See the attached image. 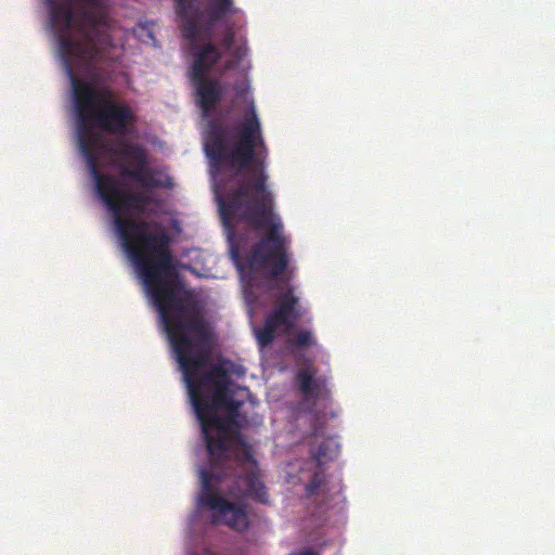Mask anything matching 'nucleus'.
<instances>
[{"label": "nucleus", "instance_id": "f257e3e1", "mask_svg": "<svg viewBox=\"0 0 555 555\" xmlns=\"http://www.w3.org/2000/svg\"><path fill=\"white\" fill-rule=\"evenodd\" d=\"M160 320L182 371L209 455V468L199 470L198 503L218 513L231 529L244 532L249 528L247 506L222 498L217 492L218 485L223 478L233 477L234 486L229 490L233 499H251L261 504H269L270 500L251 449L241 434L245 421L240 413L243 402L234 399L230 389L234 364L223 359L199 374L209 362L203 347L209 344L210 333L197 302Z\"/></svg>", "mask_w": 555, "mask_h": 555}, {"label": "nucleus", "instance_id": "f03ea898", "mask_svg": "<svg viewBox=\"0 0 555 555\" xmlns=\"http://www.w3.org/2000/svg\"><path fill=\"white\" fill-rule=\"evenodd\" d=\"M195 89V102L207 120L204 150L214 175L212 190L222 224L232 235L235 222H244L264 235L250 248L244 261L236 249L232 258L243 273L263 272L272 282L288 284L293 270L283 224L274 212V194L268 188L266 158L268 147L260 119L251 105L242 119L229 131L221 120L214 118L217 104L223 96L218 78L190 76Z\"/></svg>", "mask_w": 555, "mask_h": 555}, {"label": "nucleus", "instance_id": "7ed1b4c3", "mask_svg": "<svg viewBox=\"0 0 555 555\" xmlns=\"http://www.w3.org/2000/svg\"><path fill=\"white\" fill-rule=\"evenodd\" d=\"M81 9L75 14L69 0H47L50 24L55 33L64 69L73 90V101L78 119V145L87 166L93 157L100 164L103 152L128 163L135 168H121V176L133 179L146 188L162 186L147 169L146 154L142 146L126 141L113 144L105 142L96 127L112 134L124 135L135 122L137 116L127 103L115 100L114 90L94 64L103 57L111 46L104 28V17L98 13L103 0H76Z\"/></svg>", "mask_w": 555, "mask_h": 555}, {"label": "nucleus", "instance_id": "20e7f679", "mask_svg": "<svg viewBox=\"0 0 555 555\" xmlns=\"http://www.w3.org/2000/svg\"><path fill=\"white\" fill-rule=\"evenodd\" d=\"M87 168L98 194L113 214L124 248L138 267L160 319L197 302L191 294L182 291L178 282L171 280L176 269L170 236L163 230L151 233L147 222L125 217L131 210L143 212L152 198L122 190L115 178L100 171V164H95L93 157Z\"/></svg>", "mask_w": 555, "mask_h": 555}, {"label": "nucleus", "instance_id": "39448f33", "mask_svg": "<svg viewBox=\"0 0 555 555\" xmlns=\"http://www.w3.org/2000/svg\"><path fill=\"white\" fill-rule=\"evenodd\" d=\"M196 0L177 2V11L182 20L181 31L184 39L189 41L190 51L193 56V64L189 76H207V74L220 62L225 54L229 57L223 62L220 74L235 68L246 54L244 46H235V33L232 27H227L216 44L207 36V27L202 21V13L195 7Z\"/></svg>", "mask_w": 555, "mask_h": 555}, {"label": "nucleus", "instance_id": "423d86ee", "mask_svg": "<svg viewBox=\"0 0 555 555\" xmlns=\"http://www.w3.org/2000/svg\"><path fill=\"white\" fill-rule=\"evenodd\" d=\"M298 305L299 298L294 294L293 286H288L280 294L272 311L266 317L263 326L256 330L260 347L271 345L281 327H284L286 332L294 327L300 318Z\"/></svg>", "mask_w": 555, "mask_h": 555}, {"label": "nucleus", "instance_id": "0eeeda50", "mask_svg": "<svg viewBox=\"0 0 555 555\" xmlns=\"http://www.w3.org/2000/svg\"><path fill=\"white\" fill-rule=\"evenodd\" d=\"M296 386L305 401H312L315 405L321 397L322 386L315 379V370L306 367L300 369L295 376Z\"/></svg>", "mask_w": 555, "mask_h": 555}, {"label": "nucleus", "instance_id": "6e6552de", "mask_svg": "<svg viewBox=\"0 0 555 555\" xmlns=\"http://www.w3.org/2000/svg\"><path fill=\"white\" fill-rule=\"evenodd\" d=\"M236 11L233 5V0H209L207 23L204 24V26L207 27V36H210V30L217 22L221 21L228 14L236 13Z\"/></svg>", "mask_w": 555, "mask_h": 555}, {"label": "nucleus", "instance_id": "1a4fd4ad", "mask_svg": "<svg viewBox=\"0 0 555 555\" xmlns=\"http://www.w3.org/2000/svg\"><path fill=\"white\" fill-rule=\"evenodd\" d=\"M337 446L333 441H323L313 454L318 464L321 465L327 461H332L337 455Z\"/></svg>", "mask_w": 555, "mask_h": 555}, {"label": "nucleus", "instance_id": "9d476101", "mask_svg": "<svg viewBox=\"0 0 555 555\" xmlns=\"http://www.w3.org/2000/svg\"><path fill=\"white\" fill-rule=\"evenodd\" d=\"M288 343L292 347L306 349L315 346L317 339L310 331L302 330L295 333Z\"/></svg>", "mask_w": 555, "mask_h": 555}, {"label": "nucleus", "instance_id": "9b49d317", "mask_svg": "<svg viewBox=\"0 0 555 555\" xmlns=\"http://www.w3.org/2000/svg\"><path fill=\"white\" fill-rule=\"evenodd\" d=\"M325 482V476L322 472H315L310 481L306 486V491L309 496L318 494L319 490Z\"/></svg>", "mask_w": 555, "mask_h": 555}, {"label": "nucleus", "instance_id": "f8f14e48", "mask_svg": "<svg viewBox=\"0 0 555 555\" xmlns=\"http://www.w3.org/2000/svg\"><path fill=\"white\" fill-rule=\"evenodd\" d=\"M300 555H318V554L313 551L308 550V551L302 552Z\"/></svg>", "mask_w": 555, "mask_h": 555}, {"label": "nucleus", "instance_id": "ddd939ff", "mask_svg": "<svg viewBox=\"0 0 555 555\" xmlns=\"http://www.w3.org/2000/svg\"><path fill=\"white\" fill-rule=\"evenodd\" d=\"M185 0H179L180 3H183Z\"/></svg>", "mask_w": 555, "mask_h": 555}]
</instances>
